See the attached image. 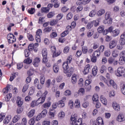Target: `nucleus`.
I'll list each match as a JSON object with an SVG mask.
<instances>
[{"mask_svg":"<svg viewBox=\"0 0 125 125\" xmlns=\"http://www.w3.org/2000/svg\"><path fill=\"white\" fill-rule=\"evenodd\" d=\"M68 106H69L71 109H73L74 108V102L73 101H70L68 103Z\"/></svg>","mask_w":125,"mask_h":125,"instance_id":"5fc2aeb1","label":"nucleus"},{"mask_svg":"<svg viewBox=\"0 0 125 125\" xmlns=\"http://www.w3.org/2000/svg\"><path fill=\"white\" fill-rule=\"evenodd\" d=\"M84 88H81L78 92V94H80V95H83L84 94Z\"/></svg>","mask_w":125,"mask_h":125,"instance_id":"72a5a7b5","label":"nucleus"},{"mask_svg":"<svg viewBox=\"0 0 125 125\" xmlns=\"http://www.w3.org/2000/svg\"><path fill=\"white\" fill-rule=\"evenodd\" d=\"M58 104L60 108H63V107L65 106V103H64L62 101H59Z\"/></svg>","mask_w":125,"mask_h":125,"instance_id":"ea45409f","label":"nucleus"},{"mask_svg":"<svg viewBox=\"0 0 125 125\" xmlns=\"http://www.w3.org/2000/svg\"><path fill=\"white\" fill-rule=\"evenodd\" d=\"M100 124L103 125V119L100 117H99L97 118V121L94 122L92 125H99Z\"/></svg>","mask_w":125,"mask_h":125,"instance_id":"6e6552de","label":"nucleus"},{"mask_svg":"<svg viewBox=\"0 0 125 125\" xmlns=\"http://www.w3.org/2000/svg\"><path fill=\"white\" fill-rule=\"evenodd\" d=\"M83 121H82V119H79L76 120V122L71 123L72 125H81Z\"/></svg>","mask_w":125,"mask_h":125,"instance_id":"4468645a","label":"nucleus"},{"mask_svg":"<svg viewBox=\"0 0 125 125\" xmlns=\"http://www.w3.org/2000/svg\"><path fill=\"white\" fill-rule=\"evenodd\" d=\"M93 55L94 56H96H96H97V57L100 56V51L99 50H97V51H95L94 52V53L93 54Z\"/></svg>","mask_w":125,"mask_h":125,"instance_id":"6e6d98bb","label":"nucleus"},{"mask_svg":"<svg viewBox=\"0 0 125 125\" xmlns=\"http://www.w3.org/2000/svg\"><path fill=\"white\" fill-rule=\"evenodd\" d=\"M114 61H115V59L113 58L112 57L109 58L108 60V62L109 64H113V62Z\"/></svg>","mask_w":125,"mask_h":125,"instance_id":"13d9d810","label":"nucleus"},{"mask_svg":"<svg viewBox=\"0 0 125 125\" xmlns=\"http://www.w3.org/2000/svg\"><path fill=\"white\" fill-rule=\"evenodd\" d=\"M69 50H70V47H69L68 46H66L64 47L63 49V52L64 53H68Z\"/></svg>","mask_w":125,"mask_h":125,"instance_id":"09e8293b","label":"nucleus"},{"mask_svg":"<svg viewBox=\"0 0 125 125\" xmlns=\"http://www.w3.org/2000/svg\"><path fill=\"white\" fill-rule=\"evenodd\" d=\"M83 9V6H79L76 9V11L77 12H81Z\"/></svg>","mask_w":125,"mask_h":125,"instance_id":"338daca9","label":"nucleus"},{"mask_svg":"<svg viewBox=\"0 0 125 125\" xmlns=\"http://www.w3.org/2000/svg\"><path fill=\"white\" fill-rule=\"evenodd\" d=\"M118 55H119V52L118 51H117V50H114L112 51L113 57H114V58L118 57Z\"/></svg>","mask_w":125,"mask_h":125,"instance_id":"58836bf2","label":"nucleus"},{"mask_svg":"<svg viewBox=\"0 0 125 125\" xmlns=\"http://www.w3.org/2000/svg\"><path fill=\"white\" fill-rule=\"evenodd\" d=\"M27 37L29 40V41H34V37L32 34H30L29 33L27 34Z\"/></svg>","mask_w":125,"mask_h":125,"instance_id":"de8ad7c7","label":"nucleus"},{"mask_svg":"<svg viewBox=\"0 0 125 125\" xmlns=\"http://www.w3.org/2000/svg\"><path fill=\"white\" fill-rule=\"evenodd\" d=\"M50 8L48 7H44L42 8L41 10L42 11V12H48L49 11Z\"/></svg>","mask_w":125,"mask_h":125,"instance_id":"603ef678","label":"nucleus"},{"mask_svg":"<svg viewBox=\"0 0 125 125\" xmlns=\"http://www.w3.org/2000/svg\"><path fill=\"white\" fill-rule=\"evenodd\" d=\"M42 63H46L48 61L47 59V50H43L42 51Z\"/></svg>","mask_w":125,"mask_h":125,"instance_id":"39448f33","label":"nucleus"},{"mask_svg":"<svg viewBox=\"0 0 125 125\" xmlns=\"http://www.w3.org/2000/svg\"><path fill=\"white\" fill-rule=\"evenodd\" d=\"M110 55H111V51H110V50H107L104 52V56H106V57H109Z\"/></svg>","mask_w":125,"mask_h":125,"instance_id":"052dcab7","label":"nucleus"},{"mask_svg":"<svg viewBox=\"0 0 125 125\" xmlns=\"http://www.w3.org/2000/svg\"><path fill=\"white\" fill-rule=\"evenodd\" d=\"M92 58H91V62H93V63H96V62L97 61V58L96 56L92 55Z\"/></svg>","mask_w":125,"mask_h":125,"instance_id":"3c124183","label":"nucleus"},{"mask_svg":"<svg viewBox=\"0 0 125 125\" xmlns=\"http://www.w3.org/2000/svg\"><path fill=\"white\" fill-rule=\"evenodd\" d=\"M71 82L73 84H75L77 83V75L74 74L72 75L71 78Z\"/></svg>","mask_w":125,"mask_h":125,"instance_id":"6ab92c4d","label":"nucleus"},{"mask_svg":"<svg viewBox=\"0 0 125 125\" xmlns=\"http://www.w3.org/2000/svg\"><path fill=\"white\" fill-rule=\"evenodd\" d=\"M111 12H107L105 15V20L103 21L104 24H112V19L110 18Z\"/></svg>","mask_w":125,"mask_h":125,"instance_id":"7ed1b4c3","label":"nucleus"},{"mask_svg":"<svg viewBox=\"0 0 125 125\" xmlns=\"http://www.w3.org/2000/svg\"><path fill=\"white\" fill-rule=\"evenodd\" d=\"M15 77H16V74L14 73L13 74H11L9 79L10 81L12 82V81H13V80H14V79L15 78Z\"/></svg>","mask_w":125,"mask_h":125,"instance_id":"4d7b16f0","label":"nucleus"},{"mask_svg":"<svg viewBox=\"0 0 125 125\" xmlns=\"http://www.w3.org/2000/svg\"><path fill=\"white\" fill-rule=\"evenodd\" d=\"M45 82V77L43 75H42L40 77V83L41 84H44Z\"/></svg>","mask_w":125,"mask_h":125,"instance_id":"473e14b6","label":"nucleus"},{"mask_svg":"<svg viewBox=\"0 0 125 125\" xmlns=\"http://www.w3.org/2000/svg\"><path fill=\"white\" fill-rule=\"evenodd\" d=\"M35 40L37 42H41V36L39 35H36Z\"/></svg>","mask_w":125,"mask_h":125,"instance_id":"0e129e2a","label":"nucleus"},{"mask_svg":"<svg viewBox=\"0 0 125 125\" xmlns=\"http://www.w3.org/2000/svg\"><path fill=\"white\" fill-rule=\"evenodd\" d=\"M121 89L122 93L125 95V85L124 84H121Z\"/></svg>","mask_w":125,"mask_h":125,"instance_id":"79ce46f5","label":"nucleus"},{"mask_svg":"<svg viewBox=\"0 0 125 125\" xmlns=\"http://www.w3.org/2000/svg\"><path fill=\"white\" fill-rule=\"evenodd\" d=\"M36 112V110L34 109L31 110L27 114V116L29 118H32L34 115H35V113Z\"/></svg>","mask_w":125,"mask_h":125,"instance_id":"f3484780","label":"nucleus"},{"mask_svg":"<svg viewBox=\"0 0 125 125\" xmlns=\"http://www.w3.org/2000/svg\"><path fill=\"white\" fill-rule=\"evenodd\" d=\"M53 71L54 72V73H58V71H59V66L57 65H54L53 66Z\"/></svg>","mask_w":125,"mask_h":125,"instance_id":"7c9ffc66","label":"nucleus"},{"mask_svg":"<svg viewBox=\"0 0 125 125\" xmlns=\"http://www.w3.org/2000/svg\"><path fill=\"white\" fill-rule=\"evenodd\" d=\"M11 120V116L9 115L7 116L3 120V123L5 124V125H7L8 123L10 122V120Z\"/></svg>","mask_w":125,"mask_h":125,"instance_id":"2eb2a0df","label":"nucleus"},{"mask_svg":"<svg viewBox=\"0 0 125 125\" xmlns=\"http://www.w3.org/2000/svg\"><path fill=\"white\" fill-rule=\"evenodd\" d=\"M47 93H48V92H47V91H45V92L43 94L42 97L39 98L36 101V103L38 105H40V104H42V103H44V101H45V98L46 97Z\"/></svg>","mask_w":125,"mask_h":125,"instance_id":"f03ea898","label":"nucleus"},{"mask_svg":"<svg viewBox=\"0 0 125 125\" xmlns=\"http://www.w3.org/2000/svg\"><path fill=\"white\" fill-rule=\"evenodd\" d=\"M51 104L50 103H46L43 104L44 108H48L50 107Z\"/></svg>","mask_w":125,"mask_h":125,"instance_id":"bf43d9fd","label":"nucleus"},{"mask_svg":"<svg viewBox=\"0 0 125 125\" xmlns=\"http://www.w3.org/2000/svg\"><path fill=\"white\" fill-rule=\"evenodd\" d=\"M75 108H80V107H81V102H80V100H75Z\"/></svg>","mask_w":125,"mask_h":125,"instance_id":"bb28decb","label":"nucleus"},{"mask_svg":"<svg viewBox=\"0 0 125 125\" xmlns=\"http://www.w3.org/2000/svg\"><path fill=\"white\" fill-rule=\"evenodd\" d=\"M23 62L25 64H31V63H32V59H30V58H28L24 60Z\"/></svg>","mask_w":125,"mask_h":125,"instance_id":"e433bc0d","label":"nucleus"},{"mask_svg":"<svg viewBox=\"0 0 125 125\" xmlns=\"http://www.w3.org/2000/svg\"><path fill=\"white\" fill-rule=\"evenodd\" d=\"M125 116L123 114H119L117 117L118 122H124L125 121Z\"/></svg>","mask_w":125,"mask_h":125,"instance_id":"dca6fc26","label":"nucleus"},{"mask_svg":"<svg viewBox=\"0 0 125 125\" xmlns=\"http://www.w3.org/2000/svg\"><path fill=\"white\" fill-rule=\"evenodd\" d=\"M68 34H69L68 30L64 31L63 32H62L61 34V36L62 37V38H64V37H66V36H67V35H68Z\"/></svg>","mask_w":125,"mask_h":125,"instance_id":"49530a36","label":"nucleus"},{"mask_svg":"<svg viewBox=\"0 0 125 125\" xmlns=\"http://www.w3.org/2000/svg\"><path fill=\"white\" fill-rule=\"evenodd\" d=\"M72 60L73 59H72V57H69L67 58L66 62H63L62 64L63 73L66 74V76L68 78H70L72 76L73 72H74V68L73 67H69V64H70Z\"/></svg>","mask_w":125,"mask_h":125,"instance_id":"f257e3e1","label":"nucleus"},{"mask_svg":"<svg viewBox=\"0 0 125 125\" xmlns=\"http://www.w3.org/2000/svg\"><path fill=\"white\" fill-rule=\"evenodd\" d=\"M104 13H105V10L100 9L97 12V15H98V16H102Z\"/></svg>","mask_w":125,"mask_h":125,"instance_id":"412c9836","label":"nucleus"},{"mask_svg":"<svg viewBox=\"0 0 125 125\" xmlns=\"http://www.w3.org/2000/svg\"><path fill=\"white\" fill-rule=\"evenodd\" d=\"M103 31H104V26L103 25L99 26V27L98 28V32H99L100 34L103 33Z\"/></svg>","mask_w":125,"mask_h":125,"instance_id":"4c0bfd02","label":"nucleus"},{"mask_svg":"<svg viewBox=\"0 0 125 125\" xmlns=\"http://www.w3.org/2000/svg\"><path fill=\"white\" fill-rule=\"evenodd\" d=\"M117 46V41L115 40H112L110 42L109 44V48L112 49L114 47H115Z\"/></svg>","mask_w":125,"mask_h":125,"instance_id":"0eeeda50","label":"nucleus"},{"mask_svg":"<svg viewBox=\"0 0 125 125\" xmlns=\"http://www.w3.org/2000/svg\"><path fill=\"white\" fill-rule=\"evenodd\" d=\"M57 23H58V20L57 19V20H52L50 21L49 24L51 26H54V25H56V24H57Z\"/></svg>","mask_w":125,"mask_h":125,"instance_id":"4be33fe9","label":"nucleus"},{"mask_svg":"<svg viewBox=\"0 0 125 125\" xmlns=\"http://www.w3.org/2000/svg\"><path fill=\"white\" fill-rule=\"evenodd\" d=\"M28 48L29 51H32V50L35 48V47L34 46V43L30 44L28 47Z\"/></svg>","mask_w":125,"mask_h":125,"instance_id":"37998d69","label":"nucleus"},{"mask_svg":"<svg viewBox=\"0 0 125 125\" xmlns=\"http://www.w3.org/2000/svg\"><path fill=\"white\" fill-rule=\"evenodd\" d=\"M119 43L120 44L125 45V34H122L121 36L120 40L119 41Z\"/></svg>","mask_w":125,"mask_h":125,"instance_id":"1a4fd4ad","label":"nucleus"},{"mask_svg":"<svg viewBox=\"0 0 125 125\" xmlns=\"http://www.w3.org/2000/svg\"><path fill=\"white\" fill-rule=\"evenodd\" d=\"M66 18L67 20H70V19H72V18H73V14L71 13H68Z\"/></svg>","mask_w":125,"mask_h":125,"instance_id":"864d4df0","label":"nucleus"},{"mask_svg":"<svg viewBox=\"0 0 125 125\" xmlns=\"http://www.w3.org/2000/svg\"><path fill=\"white\" fill-rule=\"evenodd\" d=\"M92 27H93V22H90L89 23H88L86 28L87 29H88V30H89L90 29H91V28H92Z\"/></svg>","mask_w":125,"mask_h":125,"instance_id":"a19ab883","label":"nucleus"},{"mask_svg":"<svg viewBox=\"0 0 125 125\" xmlns=\"http://www.w3.org/2000/svg\"><path fill=\"white\" fill-rule=\"evenodd\" d=\"M28 88H29V84H28V83H27L23 86V88H22V92H26V91L28 90Z\"/></svg>","mask_w":125,"mask_h":125,"instance_id":"c9c22d12","label":"nucleus"},{"mask_svg":"<svg viewBox=\"0 0 125 125\" xmlns=\"http://www.w3.org/2000/svg\"><path fill=\"white\" fill-rule=\"evenodd\" d=\"M98 95L97 94H95L93 95V97H92V100L94 102H98Z\"/></svg>","mask_w":125,"mask_h":125,"instance_id":"f704fd0d","label":"nucleus"},{"mask_svg":"<svg viewBox=\"0 0 125 125\" xmlns=\"http://www.w3.org/2000/svg\"><path fill=\"white\" fill-rule=\"evenodd\" d=\"M93 24L94 23L95 27H97L99 25V22H100V19H98L95 21H92Z\"/></svg>","mask_w":125,"mask_h":125,"instance_id":"a878e982","label":"nucleus"},{"mask_svg":"<svg viewBox=\"0 0 125 125\" xmlns=\"http://www.w3.org/2000/svg\"><path fill=\"white\" fill-rule=\"evenodd\" d=\"M52 29L51 27H46L44 29V32L45 33H48L51 31Z\"/></svg>","mask_w":125,"mask_h":125,"instance_id":"69168bd1","label":"nucleus"},{"mask_svg":"<svg viewBox=\"0 0 125 125\" xmlns=\"http://www.w3.org/2000/svg\"><path fill=\"white\" fill-rule=\"evenodd\" d=\"M109 83L110 85H112L113 88H117V84H116V83H115L114 81L112 80L109 81Z\"/></svg>","mask_w":125,"mask_h":125,"instance_id":"c85d7f7f","label":"nucleus"},{"mask_svg":"<svg viewBox=\"0 0 125 125\" xmlns=\"http://www.w3.org/2000/svg\"><path fill=\"white\" fill-rule=\"evenodd\" d=\"M97 72H98V69L97 66H94L92 69V74L94 77H95L97 75Z\"/></svg>","mask_w":125,"mask_h":125,"instance_id":"f8f14e48","label":"nucleus"},{"mask_svg":"<svg viewBox=\"0 0 125 125\" xmlns=\"http://www.w3.org/2000/svg\"><path fill=\"white\" fill-rule=\"evenodd\" d=\"M87 51H88V50L87 49V46H83L82 47V52L83 53V54H86V53H87Z\"/></svg>","mask_w":125,"mask_h":125,"instance_id":"c756f323","label":"nucleus"},{"mask_svg":"<svg viewBox=\"0 0 125 125\" xmlns=\"http://www.w3.org/2000/svg\"><path fill=\"white\" fill-rule=\"evenodd\" d=\"M112 106L113 107V109H114V110H115V111H117V112L120 111V110H121V108H120V105L116 104H112Z\"/></svg>","mask_w":125,"mask_h":125,"instance_id":"a211bd4d","label":"nucleus"},{"mask_svg":"<svg viewBox=\"0 0 125 125\" xmlns=\"http://www.w3.org/2000/svg\"><path fill=\"white\" fill-rule=\"evenodd\" d=\"M106 70H107V67H106L105 65H103L101 67L100 71L101 74H104V73L106 72Z\"/></svg>","mask_w":125,"mask_h":125,"instance_id":"b1692460","label":"nucleus"},{"mask_svg":"<svg viewBox=\"0 0 125 125\" xmlns=\"http://www.w3.org/2000/svg\"><path fill=\"white\" fill-rule=\"evenodd\" d=\"M22 125H27V119L26 118H23L21 121Z\"/></svg>","mask_w":125,"mask_h":125,"instance_id":"e2e57ef3","label":"nucleus"},{"mask_svg":"<svg viewBox=\"0 0 125 125\" xmlns=\"http://www.w3.org/2000/svg\"><path fill=\"white\" fill-rule=\"evenodd\" d=\"M40 63H41V59L39 58L34 59L33 62L34 67H38L39 65H40Z\"/></svg>","mask_w":125,"mask_h":125,"instance_id":"423d86ee","label":"nucleus"},{"mask_svg":"<svg viewBox=\"0 0 125 125\" xmlns=\"http://www.w3.org/2000/svg\"><path fill=\"white\" fill-rule=\"evenodd\" d=\"M112 34L113 36L115 37H117V36H119L120 34V30L117 29L112 31Z\"/></svg>","mask_w":125,"mask_h":125,"instance_id":"393cba45","label":"nucleus"},{"mask_svg":"<svg viewBox=\"0 0 125 125\" xmlns=\"http://www.w3.org/2000/svg\"><path fill=\"white\" fill-rule=\"evenodd\" d=\"M42 116V118H44L47 115V110L44 109L40 113Z\"/></svg>","mask_w":125,"mask_h":125,"instance_id":"5701e85b","label":"nucleus"},{"mask_svg":"<svg viewBox=\"0 0 125 125\" xmlns=\"http://www.w3.org/2000/svg\"><path fill=\"white\" fill-rule=\"evenodd\" d=\"M61 54V52L60 51H58L57 53L56 52L53 54V57H57V56H59Z\"/></svg>","mask_w":125,"mask_h":125,"instance_id":"680f3d73","label":"nucleus"},{"mask_svg":"<svg viewBox=\"0 0 125 125\" xmlns=\"http://www.w3.org/2000/svg\"><path fill=\"white\" fill-rule=\"evenodd\" d=\"M54 15H55V14L54 12H50L47 14V16L48 18H52Z\"/></svg>","mask_w":125,"mask_h":125,"instance_id":"c03bdc74","label":"nucleus"},{"mask_svg":"<svg viewBox=\"0 0 125 125\" xmlns=\"http://www.w3.org/2000/svg\"><path fill=\"white\" fill-rule=\"evenodd\" d=\"M96 14V11L95 10H92L89 14L90 17H94Z\"/></svg>","mask_w":125,"mask_h":125,"instance_id":"2f4dec72","label":"nucleus"},{"mask_svg":"<svg viewBox=\"0 0 125 125\" xmlns=\"http://www.w3.org/2000/svg\"><path fill=\"white\" fill-rule=\"evenodd\" d=\"M125 62V59L124 58H122L120 57L119 61V63L120 65H124Z\"/></svg>","mask_w":125,"mask_h":125,"instance_id":"cd10ccee","label":"nucleus"},{"mask_svg":"<svg viewBox=\"0 0 125 125\" xmlns=\"http://www.w3.org/2000/svg\"><path fill=\"white\" fill-rule=\"evenodd\" d=\"M7 39L9 43H13L16 42V37L12 33L8 34L7 36Z\"/></svg>","mask_w":125,"mask_h":125,"instance_id":"20e7f679","label":"nucleus"},{"mask_svg":"<svg viewBox=\"0 0 125 125\" xmlns=\"http://www.w3.org/2000/svg\"><path fill=\"white\" fill-rule=\"evenodd\" d=\"M35 11H36L35 8H31L30 10H28V12L29 14H34V13H35Z\"/></svg>","mask_w":125,"mask_h":125,"instance_id":"8fccbe9b","label":"nucleus"},{"mask_svg":"<svg viewBox=\"0 0 125 125\" xmlns=\"http://www.w3.org/2000/svg\"><path fill=\"white\" fill-rule=\"evenodd\" d=\"M100 100L103 105H104V106H106V105H107V99H106V98L104 97V96H101Z\"/></svg>","mask_w":125,"mask_h":125,"instance_id":"ddd939ff","label":"nucleus"},{"mask_svg":"<svg viewBox=\"0 0 125 125\" xmlns=\"http://www.w3.org/2000/svg\"><path fill=\"white\" fill-rule=\"evenodd\" d=\"M36 106H38V104L37 103L36 101H33L31 103V107L34 108V107H36Z\"/></svg>","mask_w":125,"mask_h":125,"instance_id":"a18cd8bd","label":"nucleus"},{"mask_svg":"<svg viewBox=\"0 0 125 125\" xmlns=\"http://www.w3.org/2000/svg\"><path fill=\"white\" fill-rule=\"evenodd\" d=\"M17 104L19 107H21L23 105V100L21 98L18 97L17 100Z\"/></svg>","mask_w":125,"mask_h":125,"instance_id":"9b49d317","label":"nucleus"},{"mask_svg":"<svg viewBox=\"0 0 125 125\" xmlns=\"http://www.w3.org/2000/svg\"><path fill=\"white\" fill-rule=\"evenodd\" d=\"M120 57L125 59V51H123L120 53Z\"/></svg>","mask_w":125,"mask_h":125,"instance_id":"774afa93","label":"nucleus"},{"mask_svg":"<svg viewBox=\"0 0 125 125\" xmlns=\"http://www.w3.org/2000/svg\"><path fill=\"white\" fill-rule=\"evenodd\" d=\"M20 120V115H17L13 119V123H17Z\"/></svg>","mask_w":125,"mask_h":125,"instance_id":"aec40b11","label":"nucleus"},{"mask_svg":"<svg viewBox=\"0 0 125 125\" xmlns=\"http://www.w3.org/2000/svg\"><path fill=\"white\" fill-rule=\"evenodd\" d=\"M90 69V66L89 64L86 65L83 71L84 75H87L88 73H89Z\"/></svg>","mask_w":125,"mask_h":125,"instance_id":"9d476101","label":"nucleus"}]
</instances>
